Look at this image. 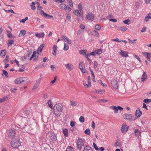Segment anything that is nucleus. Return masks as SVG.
Segmentation results:
<instances>
[{"instance_id":"obj_1","label":"nucleus","mask_w":151,"mask_h":151,"mask_svg":"<svg viewBox=\"0 0 151 151\" xmlns=\"http://www.w3.org/2000/svg\"><path fill=\"white\" fill-rule=\"evenodd\" d=\"M54 114L56 116H58L61 114L62 111V106L60 104H56L54 107Z\"/></svg>"},{"instance_id":"obj_2","label":"nucleus","mask_w":151,"mask_h":151,"mask_svg":"<svg viewBox=\"0 0 151 151\" xmlns=\"http://www.w3.org/2000/svg\"><path fill=\"white\" fill-rule=\"evenodd\" d=\"M11 144L12 147L13 148H18L21 145V142L19 139H14Z\"/></svg>"},{"instance_id":"obj_3","label":"nucleus","mask_w":151,"mask_h":151,"mask_svg":"<svg viewBox=\"0 0 151 151\" xmlns=\"http://www.w3.org/2000/svg\"><path fill=\"white\" fill-rule=\"evenodd\" d=\"M27 79L25 77H22L16 79L15 80V83L16 84H24L27 82Z\"/></svg>"},{"instance_id":"obj_4","label":"nucleus","mask_w":151,"mask_h":151,"mask_svg":"<svg viewBox=\"0 0 151 151\" xmlns=\"http://www.w3.org/2000/svg\"><path fill=\"white\" fill-rule=\"evenodd\" d=\"M77 147L79 150H80L82 148V146L84 145V143L82 139L81 138H78L76 142Z\"/></svg>"},{"instance_id":"obj_5","label":"nucleus","mask_w":151,"mask_h":151,"mask_svg":"<svg viewBox=\"0 0 151 151\" xmlns=\"http://www.w3.org/2000/svg\"><path fill=\"white\" fill-rule=\"evenodd\" d=\"M118 81L117 80H114L111 82V85L115 89H116L118 88Z\"/></svg>"},{"instance_id":"obj_6","label":"nucleus","mask_w":151,"mask_h":151,"mask_svg":"<svg viewBox=\"0 0 151 151\" xmlns=\"http://www.w3.org/2000/svg\"><path fill=\"white\" fill-rule=\"evenodd\" d=\"M86 17L88 20L93 21L94 19V15L92 13H88L87 14Z\"/></svg>"},{"instance_id":"obj_7","label":"nucleus","mask_w":151,"mask_h":151,"mask_svg":"<svg viewBox=\"0 0 151 151\" xmlns=\"http://www.w3.org/2000/svg\"><path fill=\"white\" fill-rule=\"evenodd\" d=\"M129 128V127L126 125V124H124L121 128V131L122 133L126 132Z\"/></svg>"},{"instance_id":"obj_8","label":"nucleus","mask_w":151,"mask_h":151,"mask_svg":"<svg viewBox=\"0 0 151 151\" xmlns=\"http://www.w3.org/2000/svg\"><path fill=\"white\" fill-rule=\"evenodd\" d=\"M49 136L52 141H55L57 140L56 135L53 132H50Z\"/></svg>"},{"instance_id":"obj_9","label":"nucleus","mask_w":151,"mask_h":151,"mask_svg":"<svg viewBox=\"0 0 151 151\" xmlns=\"http://www.w3.org/2000/svg\"><path fill=\"white\" fill-rule=\"evenodd\" d=\"M65 65L66 69L70 71L72 70L73 69V66L71 64L68 63L65 64Z\"/></svg>"},{"instance_id":"obj_10","label":"nucleus","mask_w":151,"mask_h":151,"mask_svg":"<svg viewBox=\"0 0 151 151\" xmlns=\"http://www.w3.org/2000/svg\"><path fill=\"white\" fill-rule=\"evenodd\" d=\"M132 116L130 114H124V119H127L130 121H132Z\"/></svg>"},{"instance_id":"obj_11","label":"nucleus","mask_w":151,"mask_h":151,"mask_svg":"<svg viewBox=\"0 0 151 151\" xmlns=\"http://www.w3.org/2000/svg\"><path fill=\"white\" fill-rule=\"evenodd\" d=\"M15 131L12 130H10L8 132L7 134L9 137H13L15 135Z\"/></svg>"},{"instance_id":"obj_12","label":"nucleus","mask_w":151,"mask_h":151,"mask_svg":"<svg viewBox=\"0 0 151 151\" xmlns=\"http://www.w3.org/2000/svg\"><path fill=\"white\" fill-rule=\"evenodd\" d=\"M142 54L147 58L148 60L150 61L151 58L150 53L148 52H144Z\"/></svg>"},{"instance_id":"obj_13","label":"nucleus","mask_w":151,"mask_h":151,"mask_svg":"<svg viewBox=\"0 0 151 151\" xmlns=\"http://www.w3.org/2000/svg\"><path fill=\"white\" fill-rule=\"evenodd\" d=\"M63 40L65 42H67L68 44H70L71 43V41L66 36L63 35L62 36Z\"/></svg>"},{"instance_id":"obj_14","label":"nucleus","mask_w":151,"mask_h":151,"mask_svg":"<svg viewBox=\"0 0 151 151\" xmlns=\"http://www.w3.org/2000/svg\"><path fill=\"white\" fill-rule=\"evenodd\" d=\"M44 46V44H41L40 47L38 48L37 50V53L39 54H40L41 53L42 51V50L43 47Z\"/></svg>"},{"instance_id":"obj_15","label":"nucleus","mask_w":151,"mask_h":151,"mask_svg":"<svg viewBox=\"0 0 151 151\" xmlns=\"http://www.w3.org/2000/svg\"><path fill=\"white\" fill-rule=\"evenodd\" d=\"M142 113L139 108H137L135 112V116L137 117H139L142 115Z\"/></svg>"},{"instance_id":"obj_16","label":"nucleus","mask_w":151,"mask_h":151,"mask_svg":"<svg viewBox=\"0 0 151 151\" xmlns=\"http://www.w3.org/2000/svg\"><path fill=\"white\" fill-rule=\"evenodd\" d=\"M70 105L72 107H74L78 104L77 101H74L73 100H71L70 101Z\"/></svg>"},{"instance_id":"obj_17","label":"nucleus","mask_w":151,"mask_h":151,"mask_svg":"<svg viewBox=\"0 0 151 151\" xmlns=\"http://www.w3.org/2000/svg\"><path fill=\"white\" fill-rule=\"evenodd\" d=\"M36 53L35 52H33V54L32 55V56L31 57L30 59H29L30 60H32L33 58H34L33 59V60L34 61H36L38 59V57L36 56Z\"/></svg>"},{"instance_id":"obj_18","label":"nucleus","mask_w":151,"mask_h":151,"mask_svg":"<svg viewBox=\"0 0 151 151\" xmlns=\"http://www.w3.org/2000/svg\"><path fill=\"white\" fill-rule=\"evenodd\" d=\"M120 54L124 57H126L128 56V53L127 52L122 50H121V52L120 53Z\"/></svg>"},{"instance_id":"obj_19","label":"nucleus","mask_w":151,"mask_h":151,"mask_svg":"<svg viewBox=\"0 0 151 151\" xmlns=\"http://www.w3.org/2000/svg\"><path fill=\"white\" fill-rule=\"evenodd\" d=\"M151 19V13H149L145 17V22H147L149 19Z\"/></svg>"},{"instance_id":"obj_20","label":"nucleus","mask_w":151,"mask_h":151,"mask_svg":"<svg viewBox=\"0 0 151 151\" xmlns=\"http://www.w3.org/2000/svg\"><path fill=\"white\" fill-rule=\"evenodd\" d=\"M83 151H93V150L88 145H86L84 147Z\"/></svg>"},{"instance_id":"obj_21","label":"nucleus","mask_w":151,"mask_h":151,"mask_svg":"<svg viewBox=\"0 0 151 151\" xmlns=\"http://www.w3.org/2000/svg\"><path fill=\"white\" fill-rule=\"evenodd\" d=\"M58 47L56 45H54L52 48V54L55 56L56 55V51L57 50Z\"/></svg>"},{"instance_id":"obj_22","label":"nucleus","mask_w":151,"mask_h":151,"mask_svg":"<svg viewBox=\"0 0 151 151\" xmlns=\"http://www.w3.org/2000/svg\"><path fill=\"white\" fill-rule=\"evenodd\" d=\"M92 34L93 35L95 36L96 37H99V33L95 30L91 32Z\"/></svg>"},{"instance_id":"obj_23","label":"nucleus","mask_w":151,"mask_h":151,"mask_svg":"<svg viewBox=\"0 0 151 151\" xmlns=\"http://www.w3.org/2000/svg\"><path fill=\"white\" fill-rule=\"evenodd\" d=\"M14 43V41L13 40H9L7 41V45H8V47H11L12 44Z\"/></svg>"},{"instance_id":"obj_24","label":"nucleus","mask_w":151,"mask_h":151,"mask_svg":"<svg viewBox=\"0 0 151 151\" xmlns=\"http://www.w3.org/2000/svg\"><path fill=\"white\" fill-rule=\"evenodd\" d=\"M134 132L136 136L139 138V136L141 135V132L139 130L136 129L135 130Z\"/></svg>"},{"instance_id":"obj_25","label":"nucleus","mask_w":151,"mask_h":151,"mask_svg":"<svg viewBox=\"0 0 151 151\" xmlns=\"http://www.w3.org/2000/svg\"><path fill=\"white\" fill-rule=\"evenodd\" d=\"M36 36L37 37L39 38L42 37L44 36V34L43 32L40 33H36L35 34Z\"/></svg>"},{"instance_id":"obj_26","label":"nucleus","mask_w":151,"mask_h":151,"mask_svg":"<svg viewBox=\"0 0 151 151\" xmlns=\"http://www.w3.org/2000/svg\"><path fill=\"white\" fill-rule=\"evenodd\" d=\"M67 6L64 4H60V8L62 10H66Z\"/></svg>"},{"instance_id":"obj_27","label":"nucleus","mask_w":151,"mask_h":151,"mask_svg":"<svg viewBox=\"0 0 151 151\" xmlns=\"http://www.w3.org/2000/svg\"><path fill=\"white\" fill-rule=\"evenodd\" d=\"M26 31L24 30H22L20 31L19 36L20 37L24 36L26 34Z\"/></svg>"},{"instance_id":"obj_28","label":"nucleus","mask_w":151,"mask_h":151,"mask_svg":"<svg viewBox=\"0 0 151 151\" xmlns=\"http://www.w3.org/2000/svg\"><path fill=\"white\" fill-rule=\"evenodd\" d=\"M110 108L112 109L114 111V112L116 114L118 113V109L117 107L115 106H111L110 107Z\"/></svg>"},{"instance_id":"obj_29","label":"nucleus","mask_w":151,"mask_h":151,"mask_svg":"<svg viewBox=\"0 0 151 151\" xmlns=\"http://www.w3.org/2000/svg\"><path fill=\"white\" fill-rule=\"evenodd\" d=\"M47 104L49 107H50L51 109H53V106L52 104V101L50 99L49 100L47 101Z\"/></svg>"},{"instance_id":"obj_30","label":"nucleus","mask_w":151,"mask_h":151,"mask_svg":"<svg viewBox=\"0 0 151 151\" xmlns=\"http://www.w3.org/2000/svg\"><path fill=\"white\" fill-rule=\"evenodd\" d=\"M96 93L98 94H103L105 92V91L104 89H102V90L98 89V90H96Z\"/></svg>"},{"instance_id":"obj_31","label":"nucleus","mask_w":151,"mask_h":151,"mask_svg":"<svg viewBox=\"0 0 151 151\" xmlns=\"http://www.w3.org/2000/svg\"><path fill=\"white\" fill-rule=\"evenodd\" d=\"M147 78V75L144 72L143 73V74L142 76V77L141 78L142 81L144 82L145 81V79Z\"/></svg>"},{"instance_id":"obj_32","label":"nucleus","mask_w":151,"mask_h":151,"mask_svg":"<svg viewBox=\"0 0 151 151\" xmlns=\"http://www.w3.org/2000/svg\"><path fill=\"white\" fill-rule=\"evenodd\" d=\"M102 49L100 48L96 50L95 51L96 54L97 55H100L102 53Z\"/></svg>"},{"instance_id":"obj_33","label":"nucleus","mask_w":151,"mask_h":151,"mask_svg":"<svg viewBox=\"0 0 151 151\" xmlns=\"http://www.w3.org/2000/svg\"><path fill=\"white\" fill-rule=\"evenodd\" d=\"M63 132L64 135L65 137H67L68 135V131L67 129H65L63 130Z\"/></svg>"},{"instance_id":"obj_34","label":"nucleus","mask_w":151,"mask_h":151,"mask_svg":"<svg viewBox=\"0 0 151 151\" xmlns=\"http://www.w3.org/2000/svg\"><path fill=\"white\" fill-rule=\"evenodd\" d=\"M79 68H85V65L84 63L81 62L79 63Z\"/></svg>"},{"instance_id":"obj_35","label":"nucleus","mask_w":151,"mask_h":151,"mask_svg":"<svg viewBox=\"0 0 151 151\" xmlns=\"http://www.w3.org/2000/svg\"><path fill=\"white\" fill-rule=\"evenodd\" d=\"M30 6L32 10H35L36 9V7L35 6V3L33 2H32V4L30 5Z\"/></svg>"},{"instance_id":"obj_36","label":"nucleus","mask_w":151,"mask_h":151,"mask_svg":"<svg viewBox=\"0 0 151 151\" xmlns=\"http://www.w3.org/2000/svg\"><path fill=\"white\" fill-rule=\"evenodd\" d=\"M66 151H74L73 147L71 146H68L66 149Z\"/></svg>"},{"instance_id":"obj_37","label":"nucleus","mask_w":151,"mask_h":151,"mask_svg":"<svg viewBox=\"0 0 151 151\" xmlns=\"http://www.w3.org/2000/svg\"><path fill=\"white\" fill-rule=\"evenodd\" d=\"M83 84L86 88H89L91 86L90 85L88 84V83L87 84L86 82L85 81H83Z\"/></svg>"},{"instance_id":"obj_38","label":"nucleus","mask_w":151,"mask_h":151,"mask_svg":"<svg viewBox=\"0 0 151 151\" xmlns=\"http://www.w3.org/2000/svg\"><path fill=\"white\" fill-rule=\"evenodd\" d=\"M95 29L97 30H99L101 29V27L98 24H96L95 26Z\"/></svg>"},{"instance_id":"obj_39","label":"nucleus","mask_w":151,"mask_h":151,"mask_svg":"<svg viewBox=\"0 0 151 151\" xmlns=\"http://www.w3.org/2000/svg\"><path fill=\"white\" fill-rule=\"evenodd\" d=\"M3 74H2V76H3V75H4L6 78H7L8 77V73L6 71L3 70Z\"/></svg>"},{"instance_id":"obj_40","label":"nucleus","mask_w":151,"mask_h":151,"mask_svg":"<svg viewBox=\"0 0 151 151\" xmlns=\"http://www.w3.org/2000/svg\"><path fill=\"white\" fill-rule=\"evenodd\" d=\"M41 12L42 13V14H43V15L45 16H49V17H52V16H50L49 14H46V13H45L44 11L42 10V9H40V10Z\"/></svg>"},{"instance_id":"obj_41","label":"nucleus","mask_w":151,"mask_h":151,"mask_svg":"<svg viewBox=\"0 0 151 151\" xmlns=\"http://www.w3.org/2000/svg\"><path fill=\"white\" fill-rule=\"evenodd\" d=\"M8 37H14L12 36V34L8 30L6 31Z\"/></svg>"},{"instance_id":"obj_42","label":"nucleus","mask_w":151,"mask_h":151,"mask_svg":"<svg viewBox=\"0 0 151 151\" xmlns=\"http://www.w3.org/2000/svg\"><path fill=\"white\" fill-rule=\"evenodd\" d=\"M68 49L69 46L66 43H65L63 50L65 51H67Z\"/></svg>"},{"instance_id":"obj_43","label":"nucleus","mask_w":151,"mask_h":151,"mask_svg":"<svg viewBox=\"0 0 151 151\" xmlns=\"http://www.w3.org/2000/svg\"><path fill=\"white\" fill-rule=\"evenodd\" d=\"M97 63L96 61H95L94 63L93 67L95 70L97 71L98 70L97 68Z\"/></svg>"},{"instance_id":"obj_44","label":"nucleus","mask_w":151,"mask_h":151,"mask_svg":"<svg viewBox=\"0 0 151 151\" xmlns=\"http://www.w3.org/2000/svg\"><path fill=\"white\" fill-rule=\"evenodd\" d=\"M74 14L77 16H79L80 15L79 11L78 10H75L73 12Z\"/></svg>"},{"instance_id":"obj_45","label":"nucleus","mask_w":151,"mask_h":151,"mask_svg":"<svg viewBox=\"0 0 151 151\" xmlns=\"http://www.w3.org/2000/svg\"><path fill=\"white\" fill-rule=\"evenodd\" d=\"M85 133L87 134L90 135V131L89 129H86L84 132Z\"/></svg>"},{"instance_id":"obj_46","label":"nucleus","mask_w":151,"mask_h":151,"mask_svg":"<svg viewBox=\"0 0 151 151\" xmlns=\"http://www.w3.org/2000/svg\"><path fill=\"white\" fill-rule=\"evenodd\" d=\"M85 56L86 57V58H87V60L89 62V63L90 64H91V60L89 58V57L90 56H89V55H88V54H87Z\"/></svg>"},{"instance_id":"obj_47","label":"nucleus","mask_w":151,"mask_h":151,"mask_svg":"<svg viewBox=\"0 0 151 151\" xmlns=\"http://www.w3.org/2000/svg\"><path fill=\"white\" fill-rule=\"evenodd\" d=\"M7 98V97H4L0 99V103L6 100Z\"/></svg>"},{"instance_id":"obj_48","label":"nucleus","mask_w":151,"mask_h":151,"mask_svg":"<svg viewBox=\"0 0 151 151\" xmlns=\"http://www.w3.org/2000/svg\"><path fill=\"white\" fill-rule=\"evenodd\" d=\"M5 51L4 50H3L1 51V55L2 57H4L5 55Z\"/></svg>"},{"instance_id":"obj_49","label":"nucleus","mask_w":151,"mask_h":151,"mask_svg":"<svg viewBox=\"0 0 151 151\" xmlns=\"http://www.w3.org/2000/svg\"><path fill=\"white\" fill-rule=\"evenodd\" d=\"M79 53L80 54H84L85 56L87 55L85 50H81L79 51Z\"/></svg>"},{"instance_id":"obj_50","label":"nucleus","mask_w":151,"mask_h":151,"mask_svg":"<svg viewBox=\"0 0 151 151\" xmlns=\"http://www.w3.org/2000/svg\"><path fill=\"white\" fill-rule=\"evenodd\" d=\"M151 101V100L150 99H145L143 101V102L147 104L149 103Z\"/></svg>"},{"instance_id":"obj_51","label":"nucleus","mask_w":151,"mask_h":151,"mask_svg":"<svg viewBox=\"0 0 151 151\" xmlns=\"http://www.w3.org/2000/svg\"><path fill=\"white\" fill-rule=\"evenodd\" d=\"M39 84L35 83L33 87V89H36L39 87Z\"/></svg>"},{"instance_id":"obj_52","label":"nucleus","mask_w":151,"mask_h":151,"mask_svg":"<svg viewBox=\"0 0 151 151\" xmlns=\"http://www.w3.org/2000/svg\"><path fill=\"white\" fill-rule=\"evenodd\" d=\"M80 122H83L85 121V119L83 116H81L79 119Z\"/></svg>"},{"instance_id":"obj_53","label":"nucleus","mask_w":151,"mask_h":151,"mask_svg":"<svg viewBox=\"0 0 151 151\" xmlns=\"http://www.w3.org/2000/svg\"><path fill=\"white\" fill-rule=\"evenodd\" d=\"M24 113L27 115H28L29 114V109L26 108L24 111Z\"/></svg>"},{"instance_id":"obj_54","label":"nucleus","mask_w":151,"mask_h":151,"mask_svg":"<svg viewBox=\"0 0 151 151\" xmlns=\"http://www.w3.org/2000/svg\"><path fill=\"white\" fill-rule=\"evenodd\" d=\"M78 8L80 12H81L82 9V5L81 4H79L78 5Z\"/></svg>"},{"instance_id":"obj_55","label":"nucleus","mask_w":151,"mask_h":151,"mask_svg":"<svg viewBox=\"0 0 151 151\" xmlns=\"http://www.w3.org/2000/svg\"><path fill=\"white\" fill-rule=\"evenodd\" d=\"M127 28L125 27H122L120 28L121 30L122 31L124 32L127 30Z\"/></svg>"},{"instance_id":"obj_56","label":"nucleus","mask_w":151,"mask_h":151,"mask_svg":"<svg viewBox=\"0 0 151 151\" xmlns=\"http://www.w3.org/2000/svg\"><path fill=\"white\" fill-rule=\"evenodd\" d=\"M75 123L73 121H71L70 122V125L72 127H74L75 125Z\"/></svg>"},{"instance_id":"obj_57","label":"nucleus","mask_w":151,"mask_h":151,"mask_svg":"<svg viewBox=\"0 0 151 151\" xmlns=\"http://www.w3.org/2000/svg\"><path fill=\"white\" fill-rule=\"evenodd\" d=\"M130 20L129 19L125 20L123 21V22L125 24H128Z\"/></svg>"},{"instance_id":"obj_58","label":"nucleus","mask_w":151,"mask_h":151,"mask_svg":"<svg viewBox=\"0 0 151 151\" xmlns=\"http://www.w3.org/2000/svg\"><path fill=\"white\" fill-rule=\"evenodd\" d=\"M5 11L7 13H9V12H11L15 14V12H14L12 9H10L8 10H5Z\"/></svg>"},{"instance_id":"obj_59","label":"nucleus","mask_w":151,"mask_h":151,"mask_svg":"<svg viewBox=\"0 0 151 151\" xmlns=\"http://www.w3.org/2000/svg\"><path fill=\"white\" fill-rule=\"evenodd\" d=\"M91 77L89 76L88 77V84L91 86V83L90 82Z\"/></svg>"},{"instance_id":"obj_60","label":"nucleus","mask_w":151,"mask_h":151,"mask_svg":"<svg viewBox=\"0 0 151 151\" xmlns=\"http://www.w3.org/2000/svg\"><path fill=\"white\" fill-rule=\"evenodd\" d=\"M57 76H55L54 78V79L53 81H51L50 83H51L52 84H53L56 81L57 79Z\"/></svg>"},{"instance_id":"obj_61","label":"nucleus","mask_w":151,"mask_h":151,"mask_svg":"<svg viewBox=\"0 0 151 151\" xmlns=\"http://www.w3.org/2000/svg\"><path fill=\"white\" fill-rule=\"evenodd\" d=\"M111 40L114 41H116L118 42H120L121 41L118 38H116L114 39H112Z\"/></svg>"},{"instance_id":"obj_62","label":"nucleus","mask_w":151,"mask_h":151,"mask_svg":"<svg viewBox=\"0 0 151 151\" xmlns=\"http://www.w3.org/2000/svg\"><path fill=\"white\" fill-rule=\"evenodd\" d=\"M8 56L7 55L6 56L5 58L3 60V62L4 63H6L8 61Z\"/></svg>"},{"instance_id":"obj_63","label":"nucleus","mask_w":151,"mask_h":151,"mask_svg":"<svg viewBox=\"0 0 151 151\" xmlns=\"http://www.w3.org/2000/svg\"><path fill=\"white\" fill-rule=\"evenodd\" d=\"M133 56L134 58H136L138 61H139L140 62L141 61L140 58L139 57L136 55H134Z\"/></svg>"},{"instance_id":"obj_64","label":"nucleus","mask_w":151,"mask_h":151,"mask_svg":"<svg viewBox=\"0 0 151 151\" xmlns=\"http://www.w3.org/2000/svg\"><path fill=\"white\" fill-rule=\"evenodd\" d=\"M88 55H89V56H90L91 55L94 56V55H95V54H96V53L95 51L92 52L90 53H88Z\"/></svg>"}]
</instances>
